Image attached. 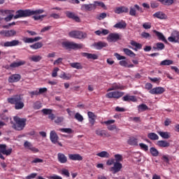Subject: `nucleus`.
Instances as JSON below:
<instances>
[{
  "label": "nucleus",
  "mask_w": 179,
  "mask_h": 179,
  "mask_svg": "<svg viewBox=\"0 0 179 179\" xmlns=\"http://www.w3.org/2000/svg\"><path fill=\"white\" fill-rule=\"evenodd\" d=\"M41 13H44V10L43 9H38L36 10H23V17H27V16H33V19L34 20H43L44 17H45L47 15H40Z\"/></svg>",
  "instance_id": "nucleus-1"
},
{
  "label": "nucleus",
  "mask_w": 179,
  "mask_h": 179,
  "mask_svg": "<svg viewBox=\"0 0 179 179\" xmlns=\"http://www.w3.org/2000/svg\"><path fill=\"white\" fill-rule=\"evenodd\" d=\"M8 101L10 104H15V110H22L23 108V102L22 101L21 95H15L11 98H8Z\"/></svg>",
  "instance_id": "nucleus-2"
},
{
  "label": "nucleus",
  "mask_w": 179,
  "mask_h": 179,
  "mask_svg": "<svg viewBox=\"0 0 179 179\" xmlns=\"http://www.w3.org/2000/svg\"><path fill=\"white\" fill-rule=\"evenodd\" d=\"M13 120L14 122H10L12 128H13V129H15V131H22V129H23V119L17 116H15L13 117Z\"/></svg>",
  "instance_id": "nucleus-3"
},
{
  "label": "nucleus",
  "mask_w": 179,
  "mask_h": 179,
  "mask_svg": "<svg viewBox=\"0 0 179 179\" xmlns=\"http://www.w3.org/2000/svg\"><path fill=\"white\" fill-rule=\"evenodd\" d=\"M62 45L66 50H80V48H83V44L75 43L74 42L65 41Z\"/></svg>",
  "instance_id": "nucleus-4"
},
{
  "label": "nucleus",
  "mask_w": 179,
  "mask_h": 179,
  "mask_svg": "<svg viewBox=\"0 0 179 179\" xmlns=\"http://www.w3.org/2000/svg\"><path fill=\"white\" fill-rule=\"evenodd\" d=\"M69 36L72 37L73 38H86L87 37V34L85 32H82L80 31H71L69 32Z\"/></svg>",
  "instance_id": "nucleus-5"
},
{
  "label": "nucleus",
  "mask_w": 179,
  "mask_h": 179,
  "mask_svg": "<svg viewBox=\"0 0 179 179\" xmlns=\"http://www.w3.org/2000/svg\"><path fill=\"white\" fill-rule=\"evenodd\" d=\"M124 94H125L124 92L115 91L107 93L106 97L107 99H121Z\"/></svg>",
  "instance_id": "nucleus-6"
},
{
  "label": "nucleus",
  "mask_w": 179,
  "mask_h": 179,
  "mask_svg": "<svg viewBox=\"0 0 179 179\" xmlns=\"http://www.w3.org/2000/svg\"><path fill=\"white\" fill-rule=\"evenodd\" d=\"M136 10L141 12V13H143V8L139 6L138 4H135L134 7H130L129 15L130 16L136 17Z\"/></svg>",
  "instance_id": "nucleus-7"
},
{
  "label": "nucleus",
  "mask_w": 179,
  "mask_h": 179,
  "mask_svg": "<svg viewBox=\"0 0 179 179\" xmlns=\"http://www.w3.org/2000/svg\"><path fill=\"white\" fill-rule=\"evenodd\" d=\"M24 148L27 149V150H30L32 153H38L40 150L36 147L33 146V144L29 141H25L24 143Z\"/></svg>",
  "instance_id": "nucleus-8"
},
{
  "label": "nucleus",
  "mask_w": 179,
  "mask_h": 179,
  "mask_svg": "<svg viewBox=\"0 0 179 179\" xmlns=\"http://www.w3.org/2000/svg\"><path fill=\"white\" fill-rule=\"evenodd\" d=\"M122 169V164L120 162H115L113 164V166L110 167V171H112L113 174H117V173H120Z\"/></svg>",
  "instance_id": "nucleus-9"
},
{
  "label": "nucleus",
  "mask_w": 179,
  "mask_h": 179,
  "mask_svg": "<svg viewBox=\"0 0 179 179\" xmlns=\"http://www.w3.org/2000/svg\"><path fill=\"white\" fill-rule=\"evenodd\" d=\"M166 92V90L163 87H156L149 91L150 94H163Z\"/></svg>",
  "instance_id": "nucleus-10"
},
{
  "label": "nucleus",
  "mask_w": 179,
  "mask_h": 179,
  "mask_svg": "<svg viewBox=\"0 0 179 179\" xmlns=\"http://www.w3.org/2000/svg\"><path fill=\"white\" fill-rule=\"evenodd\" d=\"M153 33H155V36H157V38L159 40V41H163L165 43V44H169V41H167V39H166V37L163 33L158 31L156 29L153 30Z\"/></svg>",
  "instance_id": "nucleus-11"
},
{
  "label": "nucleus",
  "mask_w": 179,
  "mask_h": 179,
  "mask_svg": "<svg viewBox=\"0 0 179 179\" xmlns=\"http://www.w3.org/2000/svg\"><path fill=\"white\" fill-rule=\"evenodd\" d=\"M50 139L52 143H54V145H56L57 142H58L59 137L58 136V134H57V132H55V131L52 130L50 131Z\"/></svg>",
  "instance_id": "nucleus-12"
},
{
  "label": "nucleus",
  "mask_w": 179,
  "mask_h": 179,
  "mask_svg": "<svg viewBox=\"0 0 179 179\" xmlns=\"http://www.w3.org/2000/svg\"><path fill=\"white\" fill-rule=\"evenodd\" d=\"M115 13H117V15H120L121 13H128L129 12V8L127 6H120V7H117L115 10Z\"/></svg>",
  "instance_id": "nucleus-13"
},
{
  "label": "nucleus",
  "mask_w": 179,
  "mask_h": 179,
  "mask_svg": "<svg viewBox=\"0 0 179 179\" xmlns=\"http://www.w3.org/2000/svg\"><path fill=\"white\" fill-rule=\"evenodd\" d=\"M57 160L59 163L65 164V163L68 162V157L64 153L59 152L57 154Z\"/></svg>",
  "instance_id": "nucleus-14"
},
{
  "label": "nucleus",
  "mask_w": 179,
  "mask_h": 179,
  "mask_svg": "<svg viewBox=\"0 0 179 179\" xmlns=\"http://www.w3.org/2000/svg\"><path fill=\"white\" fill-rule=\"evenodd\" d=\"M108 41L110 42H115V41H118V40H120V34H117V33H111L108 36Z\"/></svg>",
  "instance_id": "nucleus-15"
},
{
  "label": "nucleus",
  "mask_w": 179,
  "mask_h": 179,
  "mask_svg": "<svg viewBox=\"0 0 179 179\" xmlns=\"http://www.w3.org/2000/svg\"><path fill=\"white\" fill-rule=\"evenodd\" d=\"M94 9H96V4H83L81 6V10H86L88 12H90L93 10Z\"/></svg>",
  "instance_id": "nucleus-16"
},
{
  "label": "nucleus",
  "mask_w": 179,
  "mask_h": 179,
  "mask_svg": "<svg viewBox=\"0 0 179 179\" xmlns=\"http://www.w3.org/2000/svg\"><path fill=\"white\" fill-rule=\"evenodd\" d=\"M0 152H1L3 155H6V156H9V155H10V153H12V148L6 150V145L1 144L0 145Z\"/></svg>",
  "instance_id": "nucleus-17"
},
{
  "label": "nucleus",
  "mask_w": 179,
  "mask_h": 179,
  "mask_svg": "<svg viewBox=\"0 0 179 179\" xmlns=\"http://www.w3.org/2000/svg\"><path fill=\"white\" fill-rule=\"evenodd\" d=\"M113 90H124V86L120 83H113V85L108 89L107 92H113Z\"/></svg>",
  "instance_id": "nucleus-18"
},
{
  "label": "nucleus",
  "mask_w": 179,
  "mask_h": 179,
  "mask_svg": "<svg viewBox=\"0 0 179 179\" xmlns=\"http://www.w3.org/2000/svg\"><path fill=\"white\" fill-rule=\"evenodd\" d=\"M69 160L81 162V160H83V157L80 154H69Z\"/></svg>",
  "instance_id": "nucleus-19"
},
{
  "label": "nucleus",
  "mask_w": 179,
  "mask_h": 179,
  "mask_svg": "<svg viewBox=\"0 0 179 179\" xmlns=\"http://www.w3.org/2000/svg\"><path fill=\"white\" fill-rule=\"evenodd\" d=\"M66 16L69 19H73V20H75V22H80V18H79L78 16H77L72 12L67 11L66 13Z\"/></svg>",
  "instance_id": "nucleus-20"
},
{
  "label": "nucleus",
  "mask_w": 179,
  "mask_h": 179,
  "mask_svg": "<svg viewBox=\"0 0 179 179\" xmlns=\"http://www.w3.org/2000/svg\"><path fill=\"white\" fill-rule=\"evenodd\" d=\"M41 36H36L35 38H24V43L31 44L33 43H36V41H40L41 40Z\"/></svg>",
  "instance_id": "nucleus-21"
},
{
  "label": "nucleus",
  "mask_w": 179,
  "mask_h": 179,
  "mask_svg": "<svg viewBox=\"0 0 179 179\" xmlns=\"http://www.w3.org/2000/svg\"><path fill=\"white\" fill-rule=\"evenodd\" d=\"M22 76H20V75L19 74H14L10 76L8 78V82L10 83H14V82H19L21 79Z\"/></svg>",
  "instance_id": "nucleus-22"
},
{
  "label": "nucleus",
  "mask_w": 179,
  "mask_h": 179,
  "mask_svg": "<svg viewBox=\"0 0 179 179\" xmlns=\"http://www.w3.org/2000/svg\"><path fill=\"white\" fill-rule=\"evenodd\" d=\"M28 59H29L31 62H40V61L43 59V57L41 55H33L29 56Z\"/></svg>",
  "instance_id": "nucleus-23"
},
{
  "label": "nucleus",
  "mask_w": 179,
  "mask_h": 179,
  "mask_svg": "<svg viewBox=\"0 0 179 179\" xmlns=\"http://www.w3.org/2000/svg\"><path fill=\"white\" fill-rule=\"evenodd\" d=\"M156 145L159 148H169L170 143L167 142V141L161 140V141H158L156 143Z\"/></svg>",
  "instance_id": "nucleus-24"
},
{
  "label": "nucleus",
  "mask_w": 179,
  "mask_h": 179,
  "mask_svg": "<svg viewBox=\"0 0 179 179\" xmlns=\"http://www.w3.org/2000/svg\"><path fill=\"white\" fill-rule=\"evenodd\" d=\"M130 44L131 45H133V47H136V48H134L131 46H129V48L134 50V51H138V50H141L142 48V44L138 43L135 41H131Z\"/></svg>",
  "instance_id": "nucleus-25"
},
{
  "label": "nucleus",
  "mask_w": 179,
  "mask_h": 179,
  "mask_svg": "<svg viewBox=\"0 0 179 179\" xmlns=\"http://www.w3.org/2000/svg\"><path fill=\"white\" fill-rule=\"evenodd\" d=\"M166 48V45H164V43L162 42H158L155 44V46L152 47V48L155 50V51H162V50H164Z\"/></svg>",
  "instance_id": "nucleus-26"
},
{
  "label": "nucleus",
  "mask_w": 179,
  "mask_h": 179,
  "mask_svg": "<svg viewBox=\"0 0 179 179\" xmlns=\"http://www.w3.org/2000/svg\"><path fill=\"white\" fill-rule=\"evenodd\" d=\"M177 31H174L171 34V36L168 38V41L170 43H178V38L177 39Z\"/></svg>",
  "instance_id": "nucleus-27"
},
{
  "label": "nucleus",
  "mask_w": 179,
  "mask_h": 179,
  "mask_svg": "<svg viewBox=\"0 0 179 179\" xmlns=\"http://www.w3.org/2000/svg\"><path fill=\"white\" fill-rule=\"evenodd\" d=\"M83 57H85L88 59H98L99 56L95 54H92V53H87V52H83Z\"/></svg>",
  "instance_id": "nucleus-28"
},
{
  "label": "nucleus",
  "mask_w": 179,
  "mask_h": 179,
  "mask_svg": "<svg viewBox=\"0 0 179 179\" xmlns=\"http://www.w3.org/2000/svg\"><path fill=\"white\" fill-rule=\"evenodd\" d=\"M123 101H133L135 102L136 101V97L135 96H131L129 94H127L126 96L122 97Z\"/></svg>",
  "instance_id": "nucleus-29"
},
{
  "label": "nucleus",
  "mask_w": 179,
  "mask_h": 179,
  "mask_svg": "<svg viewBox=\"0 0 179 179\" xmlns=\"http://www.w3.org/2000/svg\"><path fill=\"white\" fill-rule=\"evenodd\" d=\"M128 145H130L131 146H137L138 145V138H136L134 137H131L127 141Z\"/></svg>",
  "instance_id": "nucleus-30"
},
{
  "label": "nucleus",
  "mask_w": 179,
  "mask_h": 179,
  "mask_svg": "<svg viewBox=\"0 0 179 179\" xmlns=\"http://www.w3.org/2000/svg\"><path fill=\"white\" fill-rule=\"evenodd\" d=\"M119 65H120V66H124V68H134V66H135L134 64H128V62L126 60L120 61Z\"/></svg>",
  "instance_id": "nucleus-31"
},
{
  "label": "nucleus",
  "mask_w": 179,
  "mask_h": 179,
  "mask_svg": "<svg viewBox=\"0 0 179 179\" xmlns=\"http://www.w3.org/2000/svg\"><path fill=\"white\" fill-rule=\"evenodd\" d=\"M160 2L162 5L165 6H171L173 3H174V0H157Z\"/></svg>",
  "instance_id": "nucleus-32"
},
{
  "label": "nucleus",
  "mask_w": 179,
  "mask_h": 179,
  "mask_svg": "<svg viewBox=\"0 0 179 179\" xmlns=\"http://www.w3.org/2000/svg\"><path fill=\"white\" fill-rule=\"evenodd\" d=\"M19 45V41H16V40L4 43V47H14V45Z\"/></svg>",
  "instance_id": "nucleus-33"
},
{
  "label": "nucleus",
  "mask_w": 179,
  "mask_h": 179,
  "mask_svg": "<svg viewBox=\"0 0 179 179\" xmlns=\"http://www.w3.org/2000/svg\"><path fill=\"white\" fill-rule=\"evenodd\" d=\"M114 27H115V29H125L127 27V22L124 21L117 22L114 25Z\"/></svg>",
  "instance_id": "nucleus-34"
},
{
  "label": "nucleus",
  "mask_w": 179,
  "mask_h": 179,
  "mask_svg": "<svg viewBox=\"0 0 179 179\" xmlns=\"http://www.w3.org/2000/svg\"><path fill=\"white\" fill-rule=\"evenodd\" d=\"M107 45V43L105 42H97L94 43V47H96V50H101V48H104Z\"/></svg>",
  "instance_id": "nucleus-35"
},
{
  "label": "nucleus",
  "mask_w": 179,
  "mask_h": 179,
  "mask_svg": "<svg viewBox=\"0 0 179 179\" xmlns=\"http://www.w3.org/2000/svg\"><path fill=\"white\" fill-rule=\"evenodd\" d=\"M96 156L99 157H103L105 159H108L110 157V153H108L107 151H102L100 152H98L96 154Z\"/></svg>",
  "instance_id": "nucleus-36"
},
{
  "label": "nucleus",
  "mask_w": 179,
  "mask_h": 179,
  "mask_svg": "<svg viewBox=\"0 0 179 179\" xmlns=\"http://www.w3.org/2000/svg\"><path fill=\"white\" fill-rule=\"evenodd\" d=\"M70 66L74 68V69H83V66L79 62L70 63Z\"/></svg>",
  "instance_id": "nucleus-37"
},
{
  "label": "nucleus",
  "mask_w": 179,
  "mask_h": 179,
  "mask_svg": "<svg viewBox=\"0 0 179 179\" xmlns=\"http://www.w3.org/2000/svg\"><path fill=\"white\" fill-rule=\"evenodd\" d=\"M148 138L150 139V141H159V136L156 133H149Z\"/></svg>",
  "instance_id": "nucleus-38"
},
{
  "label": "nucleus",
  "mask_w": 179,
  "mask_h": 179,
  "mask_svg": "<svg viewBox=\"0 0 179 179\" xmlns=\"http://www.w3.org/2000/svg\"><path fill=\"white\" fill-rule=\"evenodd\" d=\"M123 52L128 57H136V55L132 50H131L128 48H124Z\"/></svg>",
  "instance_id": "nucleus-39"
},
{
  "label": "nucleus",
  "mask_w": 179,
  "mask_h": 179,
  "mask_svg": "<svg viewBox=\"0 0 179 179\" xmlns=\"http://www.w3.org/2000/svg\"><path fill=\"white\" fill-rule=\"evenodd\" d=\"M154 17H157V19H164L166 17V14L163 13L162 11H158L153 14Z\"/></svg>",
  "instance_id": "nucleus-40"
},
{
  "label": "nucleus",
  "mask_w": 179,
  "mask_h": 179,
  "mask_svg": "<svg viewBox=\"0 0 179 179\" xmlns=\"http://www.w3.org/2000/svg\"><path fill=\"white\" fill-rule=\"evenodd\" d=\"M173 64H174V62L173 60L165 59V60L161 62L160 66H169V65H173Z\"/></svg>",
  "instance_id": "nucleus-41"
},
{
  "label": "nucleus",
  "mask_w": 179,
  "mask_h": 179,
  "mask_svg": "<svg viewBox=\"0 0 179 179\" xmlns=\"http://www.w3.org/2000/svg\"><path fill=\"white\" fill-rule=\"evenodd\" d=\"M23 65V62H14L10 64V68L13 69L15 68H19V66H22Z\"/></svg>",
  "instance_id": "nucleus-42"
},
{
  "label": "nucleus",
  "mask_w": 179,
  "mask_h": 179,
  "mask_svg": "<svg viewBox=\"0 0 179 179\" xmlns=\"http://www.w3.org/2000/svg\"><path fill=\"white\" fill-rule=\"evenodd\" d=\"M43 108V103L40 101H36L33 104L34 110H40V108Z\"/></svg>",
  "instance_id": "nucleus-43"
},
{
  "label": "nucleus",
  "mask_w": 179,
  "mask_h": 179,
  "mask_svg": "<svg viewBox=\"0 0 179 179\" xmlns=\"http://www.w3.org/2000/svg\"><path fill=\"white\" fill-rule=\"evenodd\" d=\"M42 47H43V43H41V42H38V43H36L30 45V48H31L32 50H38L39 48H41Z\"/></svg>",
  "instance_id": "nucleus-44"
},
{
  "label": "nucleus",
  "mask_w": 179,
  "mask_h": 179,
  "mask_svg": "<svg viewBox=\"0 0 179 179\" xmlns=\"http://www.w3.org/2000/svg\"><path fill=\"white\" fill-rule=\"evenodd\" d=\"M150 152L154 157H157V156H159V150H157L155 147L150 148Z\"/></svg>",
  "instance_id": "nucleus-45"
},
{
  "label": "nucleus",
  "mask_w": 179,
  "mask_h": 179,
  "mask_svg": "<svg viewBox=\"0 0 179 179\" xmlns=\"http://www.w3.org/2000/svg\"><path fill=\"white\" fill-rule=\"evenodd\" d=\"M95 134L98 135V136H107V131H106V130L97 129Z\"/></svg>",
  "instance_id": "nucleus-46"
},
{
  "label": "nucleus",
  "mask_w": 179,
  "mask_h": 179,
  "mask_svg": "<svg viewBox=\"0 0 179 179\" xmlns=\"http://www.w3.org/2000/svg\"><path fill=\"white\" fill-rule=\"evenodd\" d=\"M158 134L163 138V139H169L170 134L167 131H158Z\"/></svg>",
  "instance_id": "nucleus-47"
},
{
  "label": "nucleus",
  "mask_w": 179,
  "mask_h": 179,
  "mask_svg": "<svg viewBox=\"0 0 179 179\" xmlns=\"http://www.w3.org/2000/svg\"><path fill=\"white\" fill-rule=\"evenodd\" d=\"M114 157H115V162L116 163H120V162H122V160H123L122 156L120 154L115 155Z\"/></svg>",
  "instance_id": "nucleus-48"
},
{
  "label": "nucleus",
  "mask_w": 179,
  "mask_h": 179,
  "mask_svg": "<svg viewBox=\"0 0 179 179\" xmlns=\"http://www.w3.org/2000/svg\"><path fill=\"white\" fill-rule=\"evenodd\" d=\"M59 131L61 132H64L65 134H73V130H72L71 128H62L59 129Z\"/></svg>",
  "instance_id": "nucleus-49"
},
{
  "label": "nucleus",
  "mask_w": 179,
  "mask_h": 179,
  "mask_svg": "<svg viewBox=\"0 0 179 179\" xmlns=\"http://www.w3.org/2000/svg\"><path fill=\"white\" fill-rule=\"evenodd\" d=\"M13 36H16V31L13 29L6 31V37H13Z\"/></svg>",
  "instance_id": "nucleus-50"
},
{
  "label": "nucleus",
  "mask_w": 179,
  "mask_h": 179,
  "mask_svg": "<svg viewBox=\"0 0 179 179\" xmlns=\"http://www.w3.org/2000/svg\"><path fill=\"white\" fill-rule=\"evenodd\" d=\"M41 113H43L44 115H49L50 114H51V113H52V109L43 108L41 110Z\"/></svg>",
  "instance_id": "nucleus-51"
},
{
  "label": "nucleus",
  "mask_w": 179,
  "mask_h": 179,
  "mask_svg": "<svg viewBox=\"0 0 179 179\" xmlns=\"http://www.w3.org/2000/svg\"><path fill=\"white\" fill-rule=\"evenodd\" d=\"M60 78H62V79H64L65 80H69V79H71V78H72V76L71 74H66V73H63Z\"/></svg>",
  "instance_id": "nucleus-52"
},
{
  "label": "nucleus",
  "mask_w": 179,
  "mask_h": 179,
  "mask_svg": "<svg viewBox=\"0 0 179 179\" xmlns=\"http://www.w3.org/2000/svg\"><path fill=\"white\" fill-rule=\"evenodd\" d=\"M94 5H95V8L96 6H101V8H103V9H107L106 4H104L102 1H95Z\"/></svg>",
  "instance_id": "nucleus-53"
},
{
  "label": "nucleus",
  "mask_w": 179,
  "mask_h": 179,
  "mask_svg": "<svg viewBox=\"0 0 179 179\" xmlns=\"http://www.w3.org/2000/svg\"><path fill=\"white\" fill-rule=\"evenodd\" d=\"M139 146L141 149H142V150H144L145 152H148L149 150V147L148 146V145L143 143H139Z\"/></svg>",
  "instance_id": "nucleus-54"
},
{
  "label": "nucleus",
  "mask_w": 179,
  "mask_h": 179,
  "mask_svg": "<svg viewBox=\"0 0 179 179\" xmlns=\"http://www.w3.org/2000/svg\"><path fill=\"white\" fill-rule=\"evenodd\" d=\"M75 118L79 122H82L83 121V116H82V115H80L79 113H76Z\"/></svg>",
  "instance_id": "nucleus-55"
},
{
  "label": "nucleus",
  "mask_w": 179,
  "mask_h": 179,
  "mask_svg": "<svg viewBox=\"0 0 179 179\" xmlns=\"http://www.w3.org/2000/svg\"><path fill=\"white\" fill-rule=\"evenodd\" d=\"M107 17V13H101L100 15H96V19L98 20H103V19H106Z\"/></svg>",
  "instance_id": "nucleus-56"
},
{
  "label": "nucleus",
  "mask_w": 179,
  "mask_h": 179,
  "mask_svg": "<svg viewBox=\"0 0 179 179\" xmlns=\"http://www.w3.org/2000/svg\"><path fill=\"white\" fill-rule=\"evenodd\" d=\"M17 15L14 16V19H19L23 17V10H20L16 12Z\"/></svg>",
  "instance_id": "nucleus-57"
},
{
  "label": "nucleus",
  "mask_w": 179,
  "mask_h": 179,
  "mask_svg": "<svg viewBox=\"0 0 179 179\" xmlns=\"http://www.w3.org/2000/svg\"><path fill=\"white\" fill-rule=\"evenodd\" d=\"M138 110H141V111H146V110H149V107H148L146 104L143 103L138 106Z\"/></svg>",
  "instance_id": "nucleus-58"
},
{
  "label": "nucleus",
  "mask_w": 179,
  "mask_h": 179,
  "mask_svg": "<svg viewBox=\"0 0 179 179\" xmlns=\"http://www.w3.org/2000/svg\"><path fill=\"white\" fill-rule=\"evenodd\" d=\"M114 57H115L118 61H121V59H127L126 57L122 56L117 52L114 53Z\"/></svg>",
  "instance_id": "nucleus-59"
},
{
  "label": "nucleus",
  "mask_w": 179,
  "mask_h": 179,
  "mask_svg": "<svg viewBox=\"0 0 179 179\" xmlns=\"http://www.w3.org/2000/svg\"><path fill=\"white\" fill-rule=\"evenodd\" d=\"M115 163V159L114 158H111L107 160L106 166H113Z\"/></svg>",
  "instance_id": "nucleus-60"
},
{
  "label": "nucleus",
  "mask_w": 179,
  "mask_h": 179,
  "mask_svg": "<svg viewBox=\"0 0 179 179\" xmlns=\"http://www.w3.org/2000/svg\"><path fill=\"white\" fill-rule=\"evenodd\" d=\"M143 29H145V30H148L149 29H152V24L150 22H145L143 24Z\"/></svg>",
  "instance_id": "nucleus-61"
},
{
  "label": "nucleus",
  "mask_w": 179,
  "mask_h": 179,
  "mask_svg": "<svg viewBox=\"0 0 179 179\" xmlns=\"http://www.w3.org/2000/svg\"><path fill=\"white\" fill-rule=\"evenodd\" d=\"M44 161L40 158H35L31 162L32 164H37V163H43Z\"/></svg>",
  "instance_id": "nucleus-62"
},
{
  "label": "nucleus",
  "mask_w": 179,
  "mask_h": 179,
  "mask_svg": "<svg viewBox=\"0 0 179 179\" xmlns=\"http://www.w3.org/2000/svg\"><path fill=\"white\" fill-rule=\"evenodd\" d=\"M62 176H65L66 177H70L71 174L69 173V171L68 169H62Z\"/></svg>",
  "instance_id": "nucleus-63"
},
{
  "label": "nucleus",
  "mask_w": 179,
  "mask_h": 179,
  "mask_svg": "<svg viewBox=\"0 0 179 179\" xmlns=\"http://www.w3.org/2000/svg\"><path fill=\"white\" fill-rule=\"evenodd\" d=\"M141 36L143 37V38H150V37H152L150 36V34L147 32H142Z\"/></svg>",
  "instance_id": "nucleus-64"
}]
</instances>
